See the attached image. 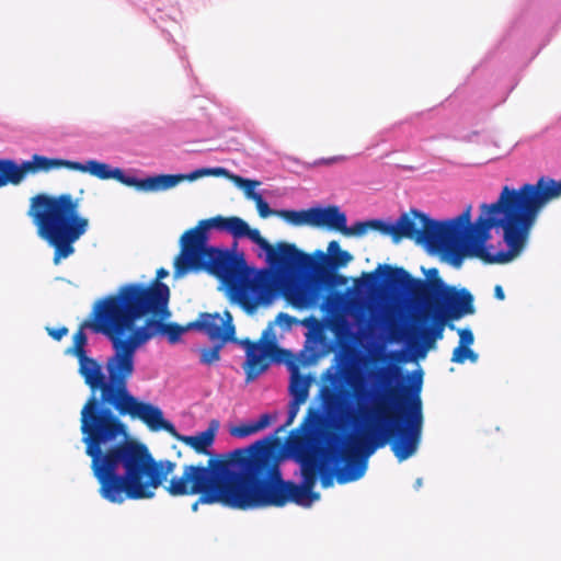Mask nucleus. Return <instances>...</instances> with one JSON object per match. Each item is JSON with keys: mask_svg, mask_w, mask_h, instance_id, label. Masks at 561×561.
<instances>
[{"mask_svg": "<svg viewBox=\"0 0 561 561\" xmlns=\"http://www.w3.org/2000/svg\"><path fill=\"white\" fill-rule=\"evenodd\" d=\"M70 160L48 158L41 154H33L31 160L23 161L21 164L12 159H0V187L9 184L19 185L28 174L49 172L60 168L70 170Z\"/></svg>", "mask_w": 561, "mask_h": 561, "instance_id": "obj_13", "label": "nucleus"}, {"mask_svg": "<svg viewBox=\"0 0 561 561\" xmlns=\"http://www.w3.org/2000/svg\"><path fill=\"white\" fill-rule=\"evenodd\" d=\"M122 301V294L118 296L107 295L106 297L99 299L87 320H84L78 331L73 335V355L79 359L88 357L85 353V345L88 337L84 333V329H91L95 333H102L106 335L112 342L113 337L126 339V332L113 330V322L115 321V308Z\"/></svg>", "mask_w": 561, "mask_h": 561, "instance_id": "obj_11", "label": "nucleus"}, {"mask_svg": "<svg viewBox=\"0 0 561 561\" xmlns=\"http://www.w3.org/2000/svg\"><path fill=\"white\" fill-rule=\"evenodd\" d=\"M84 430L91 470L100 495L114 504L151 499L175 469L170 460L156 461L146 445L126 437V426L107 412H85Z\"/></svg>", "mask_w": 561, "mask_h": 561, "instance_id": "obj_4", "label": "nucleus"}, {"mask_svg": "<svg viewBox=\"0 0 561 561\" xmlns=\"http://www.w3.org/2000/svg\"><path fill=\"white\" fill-rule=\"evenodd\" d=\"M245 348V363L243 368L247 374V380L255 379L268 367L266 357L277 350L275 336L272 333V324H270L262 333L257 342L249 339L239 342Z\"/></svg>", "mask_w": 561, "mask_h": 561, "instance_id": "obj_15", "label": "nucleus"}, {"mask_svg": "<svg viewBox=\"0 0 561 561\" xmlns=\"http://www.w3.org/2000/svg\"><path fill=\"white\" fill-rule=\"evenodd\" d=\"M216 228L230 233L234 239L248 238L266 253L270 267L285 280L282 286L284 298L296 309L316 307L328 286L323 271L310 272L314 260L284 241L272 245L257 229L238 216H215L203 219L181 239V251L174 260L175 273L205 271L218 278L227 288L231 300L247 312H253L260 305H268L278 294L276 276L267 270L254 272L247 265L244 255L208 245V230Z\"/></svg>", "mask_w": 561, "mask_h": 561, "instance_id": "obj_2", "label": "nucleus"}, {"mask_svg": "<svg viewBox=\"0 0 561 561\" xmlns=\"http://www.w3.org/2000/svg\"><path fill=\"white\" fill-rule=\"evenodd\" d=\"M422 376L421 370L416 373L411 391L404 396L393 387L376 388L371 404L359 408L364 426L358 435L321 448V458L313 450V434L324 419L310 408L301 430L293 431L288 438V449L300 465V484L283 479L274 435L251 444L263 507H284L288 503L310 507L320 500V493L314 491L318 479L324 489L333 485L334 478L340 484L359 480L367 471L368 458L387 443L399 461L413 456L423 425Z\"/></svg>", "mask_w": 561, "mask_h": 561, "instance_id": "obj_1", "label": "nucleus"}, {"mask_svg": "<svg viewBox=\"0 0 561 561\" xmlns=\"http://www.w3.org/2000/svg\"><path fill=\"white\" fill-rule=\"evenodd\" d=\"M230 178L233 181V183L243 191L248 199L253 201L256 196L260 195V193L255 192V187L260 184V182L255 180L244 179L239 175H231Z\"/></svg>", "mask_w": 561, "mask_h": 561, "instance_id": "obj_27", "label": "nucleus"}, {"mask_svg": "<svg viewBox=\"0 0 561 561\" xmlns=\"http://www.w3.org/2000/svg\"><path fill=\"white\" fill-rule=\"evenodd\" d=\"M481 214L470 225L471 206L459 216L446 221L431 219L412 210L403 214L396 224L370 219V230L391 236L394 242L403 238L443 250L459 266L466 255L484 263H507L526 242V184L518 190L504 186L497 201L480 206Z\"/></svg>", "mask_w": 561, "mask_h": 561, "instance_id": "obj_3", "label": "nucleus"}, {"mask_svg": "<svg viewBox=\"0 0 561 561\" xmlns=\"http://www.w3.org/2000/svg\"><path fill=\"white\" fill-rule=\"evenodd\" d=\"M138 420L145 423L149 430L153 432L161 430L168 432L178 440L193 448L197 454L209 456V458L218 455H213L209 451V447L213 446L219 427V423L216 420H213L205 431L191 436L181 435L171 422L164 420L161 409L151 403L146 405Z\"/></svg>", "mask_w": 561, "mask_h": 561, "instance_id": "obj_12", "label": "nucleus"}, {"mask_svg": "<svg viewBox=\"0 0 561 561\" xmlns=\"http://www.w3.org/2000/svg\"><path fill=\"white\" fill-rule=\"evenodd\" d=\"M113 355L106 360L105 368L108 374L106 381L102 366L91 357L79 359V374L91 390V396L83 404L80 412V431L82 443L88 448L89 440L84 430L85 412H107L116 416L110 408L113 407L119 415H128L131 419L140 416L148 402L138 401L127 389L129 378L135 371V356L125 339L112 336Z\"/></svg>", "mask_w": 561, "mask_h": 561, "instance_id": "obj_6", "label": "nucleus"}, {"mask_svg": "<svg viewBox=\"0 0 561 561\" xmlns=\"http://www.w3.org/2000/svg\"><path fill=\"white\" fill-rule=\"evenodd\" d=\"M275 216L284 219L286 222L300 227H312V207L309 209L294 210V209H279Z\"/></svg>", "mask_w": 561, "mask_h": 561, "instance_id": "obj_22", "label": "nucleus"}, {"mask_svg": "<svg viewBox=\"0 0 561 561\" xmlns=\"http://www.w3.org/2000/svg\"><path fill=\"white\" fill-rule=\"evenodd\" d=\"M302 403L304 402H298L296 400H290L289 401V404H288V416H287V421L285 423V426L290 425L294 422L295 417L298 414L299 408H300V405Z\"/></svg>", "mask_w": 561, "mask_h": 561, "instance_id": "obj_33", "label": "nucleus"}, {"mask_svg": "<svg viewBox=\"0 0 561 561\" xmlns=\"http://www.w3.org/2000/svg\"><path fill=\"white\" fill-rule=\"evenodd\" d=\"M322 407L328 414L337 412L342 404V396L336 387L323 386L320 390Z\"/></svg>", "mask_w": 561, "mask_h": 561, "instance_id": "obj_24", "label": "nucleus"}, {"mask_svg": "<svg viewBox=\"0 0 561 561\" xmlns=\"http://www.w3.org/2000/svg\"><path fill=\"white\" fill-rule=\"evenodd\" d=\"M561 197V180L542 175L535 184H528V232L538 214L553 199Z\"/></svg>", "mask_w": 561, "mask_h": 561, "instance_id": "obj_17", "label": "nucleus"}, {"mask_svg": "<svg viewBox=\"0 0 561 561\" xmlns=\"http://www.w3.org/2000/svg\"><path fill=\"white\" fill-rule=\"evenodd\" d=\"M421 483H422L421 479H417V481H416V485H417V486H420V485H421Z\"/></svg>", "mask_w": 561, "mask_h": 561, "instance_id": "obj_37", "label": "nucleus"}, {"mask_svg": "<svg viewBox=\"0 0 561 561\" xmlns=\"http://www.w3.org/2000/svg\"><path fill=\"white\" fill-rule=\"evenodd\" d=\"M494 297L499 300H504L505 294L501 285L494 287Z\"/></svg>", "mask_w": 561, "mask_h": 561, "instance_id": "obj_36", "label": "nucleus"}, {"mask_svg": "<svg viewBox=\"0 0 561 561\" xmlns=\"http://www.w3.org/2000/svg\"><path fill=\"white\" fill-rule=\"evenodd\" d=\"M345 160L343 156H334L331 158H321L314 162V165H331Z\"/></svg>", "mask_w": 561, "mask_h": 561, "instance_id": "obj_35", "label": "nucleus"}, {"mask_svg": "<svg viewBox=\"0 0 561 561\" xmlns=\"http://www.w3.org/2000/svg\"><path fill=\"white\" fill-rule=\"evenodd\" d=\"M226 345L222 342H214L210 347H203L199 350V360L202 364L210 366L220 359V351Z\"/></svg>", "mask_w": 561, "mask_h": 561, "instance_id": "obj_26", "label": "nucleus"}, {"mask_svg": "<svg viewBox=\"0 0 561 561\" xmlns=\"http://www.w3.org/2000/svg\"><path fill=\"white\" fill-rule=\"evenodd\" d=\"M479 358V355L470 348V346L458 345L453 351L451 362L457 364H463L466 360H470L471 363H476Z\"/></svg>", "mask_w": 561, "mask_h": 561, "instance_id": "obj_28", "label": "nucleus"}, {"mask_svg": "<svg viewBox=\"0 0 561 561\" xmlns=\"http://www.w3.org/2000/svg\"><path fill=\"white\" fill-rule=\"evenodd\" d=\"M272 417L270 414L264 413L260 415L259 420L251 423H244L231 427L230 435L238 438H244L255 434L271 424Z\"/></svg>", "mask_w": 561, "mask_h": 561, "instance_id": "obj_21", "label": "nucleus"}, {"mask_svg": "<svg viewBox=\"0 0 561 561\" xmlns=\"http://www.w3.org/2000/svg\"><path fill=\"white\" fill-rule=\"evenodd\" d=\"M346 222V215L335 205L312 207V227H324L346 237H362L370 230V220L357 221L351 227Z\"/></svg>", "mask_w": 561, "mask_h": 561, "instance_id": "obj_16", "label": "nucleus"}, {"mask_svg": "<svg viewBox=\"0 0 561 561\" xmlns=\"http://www.w3.org/2000/svg\"><path fill=\"white\" fill-rule=\"evenodd\" d=\"M224 316L225 319H221L217 312H201L198 318L193 321V330L205 333L213 342H237L232 316L227 310Z\"/></svg>", "mask_w": 561, "mask_h": 561, "instance_id": "obj_18", "label": "nucleus"}, {"mask_svg": "<svg viewBox=\"0 0 561 561\" xmlns=\"http://www.w3.org/2000/svg\"><path fill=\"white\" fill-rule=\"evenodd\" d=\"M47 333L54 340L60 341L65 335L68 334V329L66 327H61L58 329L47 328Z\"/></svg>", "mask_w": 561, "mask_h": 561, "instance_id": "obj_34", "label": "nucleus"}, {"mask_svg": "<svg viewBox=\"0 0 561 561\" xmlns=\"http://www.w3.org/2000/svg\"><path fill=\"white\" fill-rule=\"evenodd\" d=\"M70 170L79 172H88L100 180L114 179L119 183L135 187L142 192H160L170 190L183 181H195L204 176H229L228 170L225 168H202L194 170L187 174H158L146 179H137L125 175L119 168L112 169L107 163L98 160H89L87 163L71 161Z\"/></svg>", "mask_w": 561, "mask_h": 561, "instance_id": "obj_9", "label": "nucleus"}, {"mask_svg": "<svg viewBox=\"0 0 561 561\" xmlns=\"http://www.w3.org/2000/svg\"><path fill=\"white\" fill-rule=\"evenodd\" d=\"M417 284L430 295L428 299L420 304L423 308L442 312L450 320H457L474 312L473 297L467 289H457L438 279L419 282Z\"/></svg>", "mask_w": 561, "mask_h": 561, "instance_id": "obj_10", "label": "nucleus"}, {"mask_svg": "<svg viewBox=\"0 0 561 561\" xmlns=\"http://www.w3.org/2000/svg\"><path fill=\"white\" fill-rule=\"evenodd\" d=\"M383 268L386 271V282L389 286L396 289H401L410 295V297L417 305L422 304L424 300L428 299L430 295L426 289L421 288L419 286V282H431L434 279L443 280L439 277L437 268H431L426 273V279L414 278L411 274L405 271L403 267H392L389 265L381 266L379 265L376 272L365 274V280L369 286H373L377 280V272Z\"/></svg>", "mask_w": 561, "mask_h": 561, "instance_id": "obj_14", "label": "nucleus"}, {"mask_svg": "<svg viewBox=\"0 0 561 561\" xmlns=\"http://www.w3.org/2000/svg\"><path fill=\"white\" fill-rule=\"evenodd\" d=\"M310 388V379L306 376L298 374L295 370L291 375L289 392L291 396V400H296L298 402H306L309 394Z\"/></svg>", "mask_w": 561, "mask_h": 561, "instance_id": "obj_23", "label": "nucleus"}, {"mask_svg": "<svg viewBox=\"0 0 561 561\" xmlns=\"http://www.w3.org/2000/svg\"><path fill=\"white\" fill-rule=\"evenodd\" d=\"M170 288L156 282L151 287L131 285L122 291V301L115 308L113 330L129 333L125 339L133 354L157 335L176 344L182 335L193 330V321L185 325L165 322L171 317L169 309Z\"/></svg>", "mask_w": 561, "mask_h": 561, "instance_id": "obj_7", "label": "nucleus"}, {"mask_svg": "<svg viewBox=\"0 0 561 561\" xmlns=\"http://www.w3.org/2000/svg\"><path fill=\"white\" fill-rule=\"evenodd\" d=\"M253 202L255 203L259 216L261 218H267L270 216H275V213L278 211V210L271 209L270 205L267 204L266 201H264V198L262 197L261 194L259 196H256L253 199Z\"/></svg>", "mask_w": 561, "mask_h": 561, "instance_id": "obj_31", "label": "nucleus"}, {"mask_svg": "<svg viewBox=\"0 0 561 561\" xmlns=\"http://www.w3.org/2000/svg\"><path fill=\"white\" fill-rule=\"evenodd\" d=\"M168 275H169V272L165 268L161 267V268H159L157 271V277L153 280H151L149 284H142V283H128V284H124L121 287H118V289L116 290L115 294H111V296H118L119 294H122V291H124V289L126 287H129L131 285H138V286H141V287H145V288L146 287H151V286H153V284L156 282L162 283L161 279L167 277Z\"/></svg>", "mask_w": 561, "mask_h": 561, "instance_id": "obj_30", "label": "nucleus"}, {"mask_svg": "<svg viewBox=\"0 0 561 561\" xmlns=\"http://www.w3.org/2000/svg\"><path fill=\"white\" fill-rule=\"evenodd\" d=\"M79 208L80 199L69 193H38L30 198L27 216L37 236L54 248L56 265L75 252L73 243L88 230L89 220L80 216Z\"/></svg>", "mask_w": 561, "mask_h": 561, "instance_id": "obj_8", "label": "nucleus"}, {"mask_svg": "<svg viewBox=\"0 0 561 561\" xmlns=\"http://www.w3.org/2000/svg\"><path fill=\"white\" fill-rule=\"evenodd\" d=\"M424 327L422 328V336L425 342H435L443 339L444 328L449 320L442 312H436L430 308H423L421 314Z\"/></svg>", "mask_w": 561, "mask_h": 561, "instance_id": "obj_19", "label": "nucleus"}, {"mask_svg": "<svg viewBox=\"0 0 561 561\" xmlns=\"http://www.w3.org/2000/svg\"><path fill=\"white\" fill-rule=\"evenodd\" d=\"M322 259L328 260V264L332 268H340L346 266L353 259L352 254L342 250L340 243L335 240L328 244V256L320 252Z\"/></svg>", "mask_w": 561, "mask_h": 561, "instance_id": "obj_20", "label": "nucleus"}, {"mask_svg": "<svg viewBox=\"0 0 561 561\" xmlns=\"http://www.w3.org/2000/svg\"><path fill=\"white\" fill-rule=\"evenodd\" d=\"M274 323L278 324L279 327L284 328L285 330H290L294 324H302L307 328L314 329L319 325V321L316 317L310 316L308 318H305L304 320L299 321L297 318L289 316L285 312H279Z\"/></svg>", "mask_w": 561, "mask_h": 561, "instance_id": "obj_25", "label": "nucleus"}, {"mask_svg": "<svg viewBox=\"0 0 561 561\" xmlns=\"http://www.w3.org/2000/svg\"><path fill=\"white\" fill-rule=\"evenodd\" d=\"M172 496L199 495L192 504H220L233 510L263 507L251 445L208 458L207 465H186L165 488Z\"/></svg>", "mask_w": 561, "mask_h": 561, "instance_id": "obj_5", "label": "nucleus"}, {"mask_svg": "<svg viewBox=\"0 0 561 561\" xmlns=\"http://www.w3.org/2000/svg\"><path fill=\"white\" fill-rule=\"evenodd\" d=\"M459 345L470 346L474 342V336L469 328L459 329Z\"/></svg>", "mask_w": 561, "mask_h": 561, "instance_id": "obj_32", "label": "nucleus"}, {"mask_svg": "<svg viewBox=\"0 0 561 561\" xmlns=\"http://www.w3.org/2000/svg\"><path fill=\"white\" fill-rule=\"evenodd\" d=\"M398 371L399 368L396 366H388L378 369L376 373L378 386H385L386 383H389Z\"/></svg>", "mask_w": 561, "mask_h": 561, "instance_id": "obj_29", "label": "nucleus"}]
</instances>
